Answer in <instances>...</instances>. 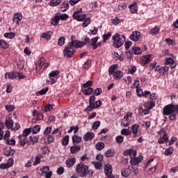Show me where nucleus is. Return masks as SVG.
I'll list each match as a JSON object with an SVG mask.
<instances>
[{
  "mask_svg": "<svg viewBox=\"0 0 178 178\" xmlns=\"http://www.w3.org/2000/svg\"><path fill=\"white\" fill-rule=\"evenodd\" d=\"M5 108L8 112H13L15 111V106L13 105H6Z\"/></svg>",
  "mask_w": 178,
  "mask_h": 178,
  "instance_id": "obj_48",
  "label": "nucleus"
},
{
  "mask_svg": "<svg viewBox=\"0 0 178 178\" xmlns=\"http://www.w3.org/2000/svg\"><path fill=\"white\" fill-rule=\"evenodd\" d=\"M51 37H52V32L49 31L46 33H42V38H44V40H47L49 41V40H51Z\"/></svg>",
  "mask_w": 178,
  "mask_h": 178,
  "instance_id": "obj_30",
  "label": "nucleus"
},
{
  "mask_svg": "<svg viewBox=\"0 0 178 178\" xmlns=\"http://www.w3.org/2000/svg\"><path fill=\"white\" fill-rule=\"evenodd\" d=\"M151 62V55L145 56L143 58V65H147Z\"/></svg>",
  "mask_w": 178,
  "mask_h": 178,
  "instance_id": "obj_34",
  "label": "nucleus"
},
{
  "mask_svg": "<svg viewBox=\"0 0 178 178\" xmlns=\"http://www.w3.org/2000/svg\"><path fill=\"white\" fill-rule=\"evenodd\" d=\"M45 65V59L44 58H40L38 63H36V73H38L41 70V67Z\"/></svg>",
  "mask_w": 178,
  "mask_h": 178,
  "instance_id": "obj_7",
  "label": "nucleus"
},
{
  "mask_svg": "<svg viewBox=\"0 0 178 178\" xmlns=\"http://www.w3.org/2000/svg\"><path fill=\"white\" fill-rule=\"evenodd\" d=\"M9 137H10V132L9 131H6L4 136H3V140L7 141L9 140Z\"/></svg>",
  "mask_w": 178,
  "mask_h": 178,
  "instance_id": "obj_49",
  "label": "nucleus"
},
{
  "mask_svg": "<svg viewBox=\"0 0 178 178\" xmlns=\"http://www.w3.org/2000/svg\"><path fill=\"white\" fill-rule=\"evenodd\" d=\"M95 169H101L102 168V163L101 162H92Z\"/></svg>",
  "mask_w": 178,
  "mask_h": 178,
  "instance_id": "obj_52",
  "label": "nucleus"
},
{
  "mask_svg": "<svg viewBox=\"0 0 178 178\" xmlns=\"http://www.w3.org/2000/svg\"><path fill=\"white\" fill-rule=\"evenodd\" d=\"M143 161V156H138V157H133L131 159L130 163L132 166H136V165H138Z\"/></svg>",
  "mask_w": 178,
  "mask_h": 178,
  "instance_id": "obj_8",
  "label": "nucleus"
},
{
  "mask_svg": "<svg viewBox=\"0 0 178 178\" xmlns=\"http://www.w3.org/2000/svg\"><path fill=\"white\" fill-rule=\"evenodd\" d=\"M121 134H122V136H131V131H130L129 129H122L121 130Z\"/></svg>",
  "mask_w": 178,
  "mask_h": 178,
  "instance_id": "obj_39",
  "label": "nucleus"
},
{
  "mask_svg": "<svg viewBox=\"0 0 178 178\" xmlns=\"http://www.w3.org/2000/svg\"><path fill=\"white\" fill-rule=\"evenodd\" d=\"M22 19H23V16L22 15V13H17L15 14L14 18H13V22L16 23V24H19L20 22H22Z\"/></svg>",
  "mask_w": 178,
  "mask_h": 178,
  "instance_id": "obj_12",
  "label": "nucleus"
},
{
  "mask_svg": "<svg viewBox=\"0 0 178 178\" xmlns=\"http://www.w3.org/2000/svg\"><path fill=\"white\" fill-rule=\"evenodd\" d=\"M105 148V143L102 142H99L96 144V149L99 151H102V149Z\"/></svg>",
  "mask_w": 178,
  "mask_h": 178,
  "instance_id": "obj_37",
  "label": "nucleus"
},
{
  "mask_svg": "<svg viewBox=\"0 0 178 178\" xmlns=\"http://www.w3.org/2000/svg\"><path fill=\"white\" fill-rule=\"evenodd\" d=\"M132 49V54H134V55H141L143 54V51H141V49L138 47H134L131 48Z\"/></svg>",
  "mask_w": 178,
  "mask_h": 178,
  "instance_id": "obj_21",
  "label": "nucleus"
},
{
  "mask_svg": "<svg viewBox=\"0 0 178 178\" xmlns=\"http://www.w3.org/2000/svg\"><path fill=\"white\" fill-rule=\"evenodd\" d=\"M134 87H135V88H139L140 86V79L138 78H136L134 81V83L133 84Z\"/></svg>",
  "mask_w": 178,
  "mask_h": 178,
  "instance_id": "obj_56",
  "label": "nucleus"
},
{
  "mask_svg": "<svg viewBox=\"0 0 178 178\" xmlns=\"http://www.w3.org/2000/svg\"><path fill=\"white\" fill-rule=\"evenodd\" d=\"M30 129H31V133H33V134H37V133L41 130V127L40 125H36L33 127H30Z\"/></svg>",
  "mask_w": 178,
  "mask_h": 178,
  "instance_id": "obj_28",
  "label": "nucleus"
},
{
  "mask_svg": "<svg viewBox=\"0 0 178 178\" xmlns=\"http://www.w3.org/2000/svg\"><path fill=\"white\" fill-rule=\"evenodd\" d=\"M13 120L11 119L7 120L5 122L6 126L8 127V129H11V130L13 128Z\"/></svg>",
  "mask_w": 178,
  "mask_h": 178,
  "instance_id": "obj_29",
  "label": "nucleus"
},
{
  "mask_svg": "<svg viewBox=\"0 0 178 178\" xmlns=\"http://www.w3.org/2000/svg\"><path fill=\"white\" fill-rule=\"evenodd\" d=\"M140 127V125L135 124L132 126L131 130L132 134H134V137H137V135L138 134V129Z\"/></svg>",
  "mask_w": 178,
  "mask_h": 178,
  "instance_id": "obj_19",
  "label": "nucleus"
},
{
  "mask_svg": "<svg viewBox=\"0 0 178 178\" xmlns=\"http://www.w3.org/2000/svg\"><path fill=\"white\" fill-rule=\"evenodd\" d=\"M63 145H67V144H69V136H65L63 138Z\"/></svg>",
  "mask_w": 178,
  "mask_h": 178,
  "instance_id": "obj_57",
  "label": "nucleus"
},
{
  "mask_svg": "<svg viewBox=\"0 0 178 178\" xmlns=\"http://www.w3.org/2000/svg\"><path fill=\"white\" fill-rule=\"evenodd\" d=\"M116 70V65H113L108 68V74H112Z\"/></svg>",
  "mask_w": 178,
  "mask_h": 178,
  "instance_id": "obj_50",
  "label": "nucleus"
},
{
  "mask_svg": "<svg viewBox=\"0 0 178 178\" xmlns=\"http://www.w3.org/2000/svg\"><path fill=\"white\" fill-rule=\"evenodd\" d=\"M31 133V129L28 128L24 130L23 134L22 136H24V137L27 138V136Z\"/></svg>",
  "mask_w": 178,
  "mask_h": 178,
  "instance_id": "obj_46",
  "label": "nucleus"
},
{
  "mask_svg": "<svg viewBox=\"0 0 178 178\" xmlns=\"http://www.w3.org/2000/svg\"><path fill=\"white\" fill-rule=\"evenodd\" d=\"M49 79H46V83H47V84H55V83H56V81H58V78H54L52 76H49Z\"/></svg>",
  "mask_w": 178,
  "mask_h": 178,
  "instance_id": "obj_33",
  "label": "nucleus"
},
{
  "mask_svg": "<svg viewBox=\"0 0 178 178\" xmlns=\"http://www.w3.org/2000/svg\"><path fill=\"white\" fill-rule=\"evenodd\" d=\"M15 33H4V37L8 38V40H12V38H15Z\"/></svg>",
  "mask_w": 178,
  "mask_h": 178,
  "instance_id": "obj_42",
  "label": "nucleus"
},
{
  "mask_svg": "<svg viewBox=\"0 0 178 178\" xmlns=\"http://www.w3.org/2000/svg\"><path fill=\"white\" fill-rule=\"evenodd\" d=\"M59 20H60L59 18V13H56L51 19V24L53 26H58V24H59Z\"/></svg>",
  "mask_w": 178,
  "mask_h": 178,
  "instance_id": "obj_15",
  "label": "nucleus"
},
{
  "mask_svg": "<svg viewBox=\"0 0 178 178\" xmlns=\"http://www.w3.org/2000/svg\"><path fill=\"white\" fill-rule=\"evenodd\" d=\"M90 23H91V19L89 18H86L85 21L83 22L82 26L83 27H87V26H88V24H90Z\"/></svg>",
  "mask_w": 178,
  "mask_h": 178,
  "instance_id": "obj_54",
  "label": "nucleus"
},
{
  "mask_svg": "<svg viewBox=\"0 0 178 178\" xmlns=\"http://www.w3.org/2000/svg\"><path fill=\"white\" fill-rule=\"evenodd\" d=\"M58 74H60V72H59V70L51 71L49 74V77H54L55 79H58Z\"/></svg>",
  "mask_w": 178,
  "mask_h": 178,
  "instance_id": "obj_26",
  "label": "nucleus"
},
{
  "mask_svg": "<svg viewBox=\"0 0 178 178\" xmlns=\"http://www.w3.org/2000/svg\"><path fill=\"white\" fill-rule=\"evenodd\" d=\"M159 27L156 26L150 30V34L152 35H158V34H159Z\"/></svg>",
  "mask_w": 178,
  "mask_h": 178,
  "instance_id": "obj_22",
  "label": "nucleus"
},
{
  "mask_svg": "<svg viewBox=\"0 0 178 178\" xmlns=\"http://www.w3.org/2000/svg\"><path fill=\"white\" fill-rule=\"evenodd\" d=\"M58 44L60 47L65 45V38L64 37L59 38Z\"/></svg>",
  "mask_w": 178,
  "mask_h": 178,
  "instance_id": "obj_58",
  "label": "nucleus"
},
{
  "mask_svg": "<svg viewBox=\"0 0 178 178\" xmlns=\"http://www.w3.org/2000/svg\"><path fill=\"white\" fill-rule=\"evenodd\" d=\"M80 149L81 147L79 145H74L70 147L71 154H76V152H79Z\"/></svg>",
  "mask_w": 178,
  "mask_h": 178,
  "instance_id": "obj_25",
  "label": "nucleus"
},
{
  "mask_svg": "<svg viewBox=\"0 0 178 178\" xmlns=\"http://www.w3.org/2000/svg\"><path fill=\"white\" fill-rule=\"evenodd\" d=\"M0 48H2L3 49H7V48H9V44L6 42V41H5L4 40L1 39Z\"/></svg>",
  "mask_w": 178,
  "mask_h": 178,
  "instance_id": "obj_23",
  "label": "nucleus"
},
{
  "mask_svg": "<svg viewBox=\"0 0 178 178\" xmlns=\"http://www.w3.org/2000/svg\"><path fill=\"white\" fill-rule=\"evenodd\" d=\"M173 63H175V60H173L172 58L165 59V65H173Z\"/></svg>",
  "mask_w": 178,
  "mask_h": 178,
  "instance_id": "obj_60",
  "label": "nucleus"
},
{
  "mask_svg": "<svg viewBox=\"0 0 178 178\" xmlns=\"http://www.w3.org/2000/svg\"><path fill=\"white\" fill-rule=\"evenodd\" d=\"M75 52L74 43L73 42H70L68 46H67L63 50V55L64 56H66V58H72Z\"/></svg>",
  "mask_w": 178,
  "mask_h": 178,
  "instance_id": "obj_2",
  "label": "nucleus"
},
{
  "mask_svg": "<svg viewBox=\"0 0 178 178\" xmlns=\"http://www.w3.org/2000/svg\"><path fill=\"white\" fill-rule=\"evenodd\" d=\"M159 70H161V73H162L165 76V74H166L168 73V72L169 71V67L164 66Z\"/></svg>",
  "mask_w": 178,
  "mask_h": 178,
  "instance_id": "obj_45",
  "label": "nucleus"
},
{
  "mask_svg": "<svg viewBox=\"0 0 178 178\" xmlns=\"http://www.w3.org/2000/svg\"><path fill=\"white\" fill-rule=\"evenodd\" d=\"M112 40L113 41V46L115 48H120V47L124 44V40L120 38V35L118 33L113 35Z\"/></svg>",
  "mask_w": 178,
  "mask_h": 178,
  "instance_id": "obj_4",
  "label": "nucleus"
},
{
  "mask_svg": "<svg viewBox=\"0 0 178 178\" xmlns=\"http://www.w3.org/2000/svg\"><path fill=\"white\" fill-rule=\"evenodd\" d=\"M163 133V137L161 138H163L164 141H168V133H166V131H165V130L161 129L158 132L159 134H162Z\"/></svg>",
  "mask_w": 178,
  "mask_h": 178,
  "instance_id": "obj_36",
  "label": "nucleus"
},
{
  "mask_svg": "<svg viewBox=\"0 0 178 178\" xmlns=\"http://www.w3.org/2000/svg\"><path fill=\"white\" fill-rule=\"evenodd\" d=\"M175 112L178 113V105L168 104L163 109V113L165 115V116H169V115H172V113H175Z\"/></svg>",
  "mask_w": 178,
  "mask_h": 178,
  "instance_id": "obj_3",
  "label": "nucleus"
},
{
  "mask_svg": "<svg viewBox=\"0 0 178 178\" xmlns=\"http://www.w3.org/2000/svg\"><path fill=\"white\" fill-rule=\"evenodd\" d=\"M29 140L33 145H34V144L36 143H38V139L34 136H30Z\"/></svg>",
  "mask_w": 178,
  "mask_h": 178,
  "instance_id": "obj_53",
  "label": "nucleus"
},
{
  "mask_svg": "<svg viewBox=\"0 0 178 178\" xmlns=\"http://www.w3.org/2000/svg\"><path fill=\"white\" fill-rule=\"evenodd\" d=\"M73 37V35L71 36V42H74V48H83V47H84V43L79 40H74Z\"/></svg>",
  "mask_w": 178,
  "mask_h": 178,
  "instance_id": "obj_11",
  "label": "nucleus"
},
{
  "mask_svg": "<svg viewBox=\"0 0 178 178\" xmlns=\"http://www.w3.org/2000/svg\"><path fill=\"white\" fill-rule=\"evenodd\" d=\"M105 156H106V158H109L111 156H115V150L113 149L107 150L105 152Z\"/></svg>",
  "mask_w": 178,
  "mask_h": 178,
  "instance_id": "obj_35",
  "label": "nucleus"
},
{
  "mask_svg": "<svg viewBox=\"0 0 178 178\" xmlns=\"http://www.w3.org/2000/svg\"><path fill=\"white\" fill-rule=\"evenodd\" d=\"M19 144L21 147H24V145H26L27 143V138H26V136L23 135H19Z\"/></svg>",
  "mask_w": 178,
  "mask_h": 178,
  "instance_id": "obj_18",
  "label": "nucleus"
},
{
  "mask_svg": "<svg viewBox=\"0 0 178 178\" xmlns=\"http://www.w3.org/2000/svg\"><path fill=\"white\" fill-rule=\"evenodd\" d=\"M101 126V122L100 121H96L94 122L92 128L94 129V130H97L98 129V127Z\"/></svg>",
  "mask_w": 178,
  "mask_h": 178,
  "instance_id": "obj_62",
  "label": "nucleus"
},
{
  "mask_svg": "<svg viewBox=\"0 0 178 178\" xmlns=\"http://www.w3.org/2000/svg\"><path fill=\"white\" fill-rule=\"evenodd\" d=\"M62 2V0H51L49 2V6H58L59 3Z\"/></svg>",
  "mask_w": 178,
  "mask_h": 178,
  "instance_id": "obj_38",
  "label": "nucleus"
},
{
  "mask_svg": "<svg viewBox=\"0 0 178 178\" xmlns=\"http://www.w3.org/2000/svg\"><path fill=\"white\" fill-rule=\"evenodd\" d=\"M51 131H52V127H47L44 131V136H48Z\"/></svg>",
  "mask_w": 178,
  "mask_h": 178,
  "instance_id": "obj_55",
  "label": "nucleus"
},
{
  "mask_svg": "<svg viewBox=\"0 0 178 178\" xmlns=\"http://www.w3.org/2000/svg\"><path fill=\"white\" fill-rule=\"evenodd\" d=\"M127 155H130L131 157H135L137 155V151L133 149L127 150Z\"/></svg>",
  "mask_w": 178,
  "mask_h": 178,
  "instance_id": "obj_40",
  "label": "nucleus"
},
{
  "mask_svg": "<svg viewBox=\"0 0 178 178\" xmlns=\"http://www.w3.org/2000/svg\"><path fill=\"white\" fill-rule=\"evenodd\" d=\"M173 152H175V149H173V147H171L167 148L165 150L164 155L168 156L169 155H172L173 154Z\"/></svg>",
  "mask_w": 178,
  "mask_h": 178,
  "instance_id": "obj_32",
  "label": "nucleus"
},
{
  "mask_svg": "<svg viewBox=\"0 0 178 178\" xmlns=\"http://www.w3.org/2000/svg\"><path fill=\"white\" fill-rule=\"evenodd\" d=\"M111 37H112V33L111 32H108L107 34L103 35V42H106V41H108V40H109Z\"/></svg>",
  "mask_w": 178,
  "mask_h": 178,
  "instance_id": "obj_41",
  "label": "nucleus"
},
{
  "mask_svg": "<svg viewBox=\"0 0 178 178\" xmlns=\"http://www.w3.org/2000/svg\"><path fill=\"white\" fill-rule=\"evenodd\" d=\"M72 141L73 143H76V144H79V143H81V137L75 135L72 136Z\"/></svg>",
  "mask_w": 178,
  "mask_h": 178,
  "instance_id": "obj_43",
  "label": "nucleus"
},
{
  "mask_svg": "<svg viewBox=\"0 0 178 178\" xmlns=\"http://www.w3.org/2000/svg\"><path fill=\"white\" fill-rule=\"evenodd\" d=\"M64 172H65V168L63 167H59L57 169V171H56L57 175H63Z\"/></svg>",
  "mask_w": 178,
  "mask_h": 178,
  "instance_id": "obj_63",
  "label": "nucleus"
},
{
  "mask_svg": "<svg viewBox=\"0 0 178 178\" xmlns=\"http://www.w3.org/2000/svg\"><path fill=\"white\" fill-rule=\"evenodd\" d=\"M101 105H102V101L97 100L95 102H94L90 106L94 109H97V108H99Z\"/></svg>",
  "mask_w": 178,
  "mask_h": 178,
  "instance_id": "obj_31",
  "label": "nucleus"
},
{
  "mask_svg": "<svg viewBox=\"0 0 178 178\" xmlns=\"http://www.w3.org/2000/svg\"><path fill=\"white\" fill-rule=\"evenodd\" d=\"M140 38H141V33H140V32L138 31H134L132 34L129 36V40H131L135 42H137V41H138Z\"/></svg>",
  "mask_w": 178,
  "mask_h": 178,
  "instance_id": "obj_6",
  "label": "nucleus"
},
{
  "mask_svg": "<svg viewBox=\"0 0 178 178\" xmlns=\"http://www.w3.org/2000/svg\"><path fill=\"white\" fill-rule=\"evenodd\" d=\"M11 166H13V159H9L8 163L0 164V169H9Z\"/></svg>",
  "mask_w": 178,
  "mask_h": 178,
  "instance_id": "obj_9",
  "label": "nucleus"
},
{
  "mask_svg": "<svg viewBox=\"0 0 178 178\" xmlns=\"http://www.w3.org/2000/svg\"><path fill=\"white\" fill-rule=\"evenodd\" d=\"M76 172L79 173L81 177L88 176V177H92V170L88 169V166L79 163L76 167Z\"/></svg>",
  "mask_w": 178,
  "mask_h": 178,
  "instance_id": "obj_1",
  "label": "nucleus"
},
{
  "mask_svg": "<svg viewBox=\"0 0 178 178\" xmlns=\"http://www.w3.org/2000/svg\"><path fill=\"white\" fill-rule=\"evenodd\" d=\"M17 72L15 71L6 72L5 74V79H11V80H15L16 78Z\"/></svg>",
  "mask_w": 178,
  "mask_h": 178,
  "instance_id": "obj_13",
  "label": "nucleus"
},
{
  "mask_svg": "<svg viewBox=\"0 0 178 178\" xmlns=\"http://www.w3.org/2000/svg\"><path fill=\"white\" fill-rule=\"evenodd\" d=\"M74 163H76V159L74 157L68 159L66 161L67 168H72V166H74Z\"/></svg>",
  "mask_w": 178,
  "mask_h": 178,
  "instance_id": "obj_16",
  "label": "nucleus"
},
{
  "mask_svg": "<svg viewBox=\"0 0 178 178\" xmlns=\"http://www.w3.org/2000/svg\"><path fill=\"white\" fill-rule=\"evenodd\" d=\"M82 92L85 94V95H91V94H92V88L85 89L82 90Z\"/></svg>",
  "mask_w": 178,
  "mask_h": 178,
  "instance_id": "obj_44",
  "label": "nucleus"
},
{
  "mask_svg": "<svg viewBox=\"0 0 178 178\" xmlns=\"http://www.w3.org/2000/svg\"><path fill=\"white\" fill-rule=\"evenodd\" d=\"M91 66V60H87L86 62L83 64L84 69H88Z\"/></svg>",
  "mask_w": 178,
  "mask_h": 178,
  "instance_id": "obj_64",
  "label": "nucleus"
},
{
  "mask_svg": "<svg viewBox=\"0 0 178 178\" xmlns=\"http://www.w3.org/2000/svg\"><path fill=\"white\" fill-rule=\"evenodd\" d=\"M59 18L60 20H67V19H69V15H67V14L59 13Z\"/></svg>",
  "mask_w": 178,
  "mask_h": 178,
  "instance_id": "obj_51",
  "label": "nucleus"
},
{
  "mask_svg": "<svg viewBox=\"0 0 178 178\" xmlns=\"http://www.w3.org/2000/svg\"><path fill=\"white\" fill-rule=\"evenodd\" d=\"M41 163V158H40L38 156L35 157V161L33 163V166H37L38 163Z\"/></svg>",
  "mask_w": 178,
  "mask_h": 178,
  "instance_id": "obj_59",
  "label": "nucleus"
},
{
  "mask_svg": "<svg viewBox=\"0 0 178 178\" xmlns=\"http://www.w3.org/2000/svg\"><path fill=\"white\" fill-rule=\"evenodd\" d=\"M73 17L77 22H84L87 19L86 14H83V8H79L75 11L73 14Z\"/></svg>",
  "mask_w": 178,
  "mask_h": 178,
  "instance_id": "obj_5",
  "label": "nucleus"
},
{
  "mask_svg": "<svg viewBox=\"0 0 178 178\" xmlns=\"http://www.w3.org/2000/svg\"><path fill=\"white\" fill-rule=\"evenodd\" d=\"M113 170L112 169V165H111V164H106L104 166V173L106 176H114L112 175Z\"/></svg>",
  "mask_w": 178,
  "mask_h": 178,
  "instance_id": "obj_10",
  "label": "nucleus"
},
{
  "mask_svg": "<svg viewBox=\"0 0 178 178\" xmlns=\"http://www.w3.org/2000/svg\"><path fill=\"white\" fill-rule=\"evenodd\" d=\"M98 38H94L91 40V45L93 47V49H97L98 48Z\"/></svg>",
  "mask_w": 178,
  "mask_h": 178,
  "instance_id": "obj_27",
  "label": "nucleus"
},
{
  "mask_svg": "<svg viewBox=\"0 0 178 178\" xmlns=\"http://www.w3.org/2000/svg\"><path fill=\"white\" fill-rule=\"evenodd\" d=\"M123 140H124V138L122 136H118L115 138V141L118 144H122L123 143Z\"/></svg>",
  "mask_w": 178,
  "mask_h": 178,
  "instance_id": "obj_47",
  "label": "nucleus"
},
{
  "mask_svg": "<svg viewBox=\"0 0 178 178\" xmlns=\"http://www.w3.org/2000/svg\"><path fill=\"white\" fill-rule=\"evenodd\" d=\"M69 9V3L67 1H64L61 4L60 10L61 12H66Z\"/></svg>",
  "mask_w": 178,
  "mask_h": 178,
  "instance_id": "obj_24",
  "label": "nucleus"
},
{
  "mask_svg": "<svg viewBox=\"0 0 178 178\" xmlns=\"http://www.w3.org/2000/svg\"><path fill=\"white\" fill-rule=\"evenodd\" d=\"M92 86V82L91 81H88L86 83L83 84V88H88Z\"/></svg>",
  "mask_w": 178,
  "mask_h": 178,
  "instance_id": "obj_61",
  "label": "nucleus"
},
{
  "mask_svg": "<svg viewBox=\"0 0 178 178\" xmlns=\"http://www.w3.org/2000/svg\"><path fill=\"white\" fill-rule=\"evenodd\" d=\"M95 137V135L92 132H88L86 134L84 135L83 139L85 141H91L92 138Z\"/></svg>",
  "mask_w": 178,
  "mask_h": 178,
  "instance_id": "obj_14",
  "label": "nucleus"
},
{
  "mask_svg": "<svg viewBox=\"0 0 178 178\" xmlns=\"http://www.w3.org/2000/svg\"><path fill=\"white\" fill-rule=\"evenodd\" d=\"M131 173V170H130L129 168H124L121 171V174H122V176H123V177H129Z\"/></svg>",
  "mask_w": 178,
  "mask_h": 178,
  "instance_id": "obj_17",
  "label": "nucleus"
},
{
  "mask_svg": "<svg viewBox=\"0 0 178 178\" xmlns=\"http://www.w3.org/2000/svg\"><path fill=\"white\" fill-rule=\"evenodd\" d=\"M113 75L115 80H119L123 77V72L121 71H116L113 74Z\"/></svg>",
  "mask_w": 178,
  "mask_h": 178,
  "instance_id": "obj_20",
  "label": "nucleus"
}]
</instances>
